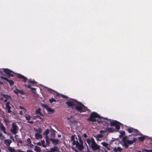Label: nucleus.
<instances>
[{
    "label": "nucleus",
    "mask_w": 152,
    "mask_h": 152,
    "mask_svg": "<svg viewBox=\"0 0 152 152\" xmlns=\"http://www.w3.org/2000/svg\"><path fill=\"white\" fill-rule=\"evenodd\" d=\"M101 118H104V119H106L107 121L105 123L107 124H108V121H109L110 126H115V129L118 130L120 129V125L121 124L116 121H112L111 120L108 119L107 118H103L100 116L95 112H93L91 113L89 117L87 119V120L88 121H91L92 122H96L97 121L98 122L102 123L103 121L100 119Z\"/></svg>",
    "instance_id": "1"
},
{
    "label": "nucleus",
    "mask_w": 152,
    "mask_h": 152,
    "mask_svg": "<svg viewBox=\"0 0 152 152\" xmlns=\"http://www.w3.org/2000/svg\"><path fill=\"white\" fill-rule=\"evenodd\" d=\"M77 104H75V107L72 108L75 109L78 112L80 113L84 112L88 110L87 108L81 102H77Z\"/></svg>",
    "instance_id": "2"
},
{
    "label": "nucleus",
    "mask_w": 152,
    "mask_h": 152,
    "mask_svg": "<svg viewBox=\"0 0 152 152\" xmlns=\"http://www.w3.org/2000/svg\"><path fill=\"white\" fill-rule=\"evenodd\" d=\"M17 77L18 78L23 80L25 83H26L28 80L27 83L30 84L29 85H31V86H36L37 85V83L33 79L32 80L31 79H28L27 78L20 74H17Z\"/></svg>",
    "instance_id": "3"
},
{
    "label": "nucleus",
    "mask_w": 152,
    "mask_h": 152,
    "mask_svg": "<svg viewBox=\"0 0 152 152\" xmlns=\"http://www.w3.org/2000/svg\"><path fill=\"white\" fill-rule=\"evenodd\" d=\"M136 140V138H133L132 140H127L126 139V137L125 136L122 139L123 143L122 145L125 148H128L129 145H131L133 142H135Z\"/></svg>",
    "instance_id": "4"
},
{
    "label": "nucleus",
    "mask_w": 152,
    "mask_h": 152,
    "mask_svg": "<svg viewBox=\"0 0 152 152\" xmlns=\"http://www.w3.org/2000/svg\"><path fill=\"white\" fill-rule=\"evenodd\" d=\"M79 140L80 142V143L78 142L77 140L76 141V143L75 144V146L76 148L80 151H81L84 148V146L83 145V142L81 138V137L78 135Z\"/></svg>",
    "instance_id": "5"
},
{
    "label": "nucleus",
    "mask_w": 152,
    "mask_h": 152,
    "mask_svg": "<svg viewBox=\"0 0 152 152\" xmlns=\"http://www.w3.org/2000/svg\"><path fill=\"white\" fill-rule=\"evenodd\" d=\"M12 127L10 129V132L14 134H15L18 132L19 127L15 123L13 122L12 125Z\"/></svg>",
    "instance_id": "6"
},
{
    "label": "nucleus",
    "mask_w": 152,
    "mask_h": 152,
    "mask_svg": "<svg viewBox=\"0 0 152 152\" xmlns=\"http://www.w3.org/2000/svg\"><path fill=\"white\" fill-rule=\"evenodd\" d=\"M126 130H127L128 133H129L132 132L134 133L133 134V135L134 136H137L138 135H140V132L137 129H135L133 128L128 127Z\"/></svg>",
    "instance_id": "7"
},
{
    "label": "nucleus",
    "mask_w": 152,
    "mask_h": 152,
    "mask_svg": "<svg viewBox=\"0 0 152 152\" xmlns=\"http://www.w3.org/2000/svg\"><path fill=\"white\" fill-rule=\"evenodd\" d=\"M90 147L93 151H99L100 149V146L97 144L95 141L94 142V141H93L92 144H91L90 145Z\"/></svg>",
    "instance_id": "8"
},
{
    "label": "nucleus",
    "mask_w": 152,
    "mask_h": 152,
    "mask_svg": "<svg viewBox=\"0 0 152 152\" xmlns=\"http://www.w3.org/2000/svg\"><path fill=\"white\" fill-rule=\"evenodd\" d=\"M3 69V71L7 75V77H8L10 78V77H13L14 75L11 73H14L12 71L7 68H4Z\"/></svg>",
    "instance_id": "9"
},
{
    "label": "nucleus",
    "mask_w": 152,
    "mask_h": 152,
    "mask_svg": "<svg viewBox=\"0 0 152 152\" xmlns=\"http://www.w3.org/2000/svg\"><path fill=\"white\" fill-rule=\"evenodd\" d=\"M42 106L47 110L49 114H53L55 112L54 110L51 109L46 104H42Z\"/></svg>",
    "instance_id": "10"
},
{
    "label": "nucleus",
    "mask_w": 152,
    "mask_h": 152,
    "mask_svg": "<svg viewBox=\"0 0 152 152\" xmlns=\"http://www.w3.org/2000/svg\"><path fill=\"white\" fill-rule=\"evenodd\" d=\"M0 78L8 82L11 86L13 85L14 84V82L12 80H9L7 78L3 76H1Z\"/></svg>",
    "instance_id": "11"
},
{
    "label": "nucleus",
    "mask_w": 152,
    "mask_h": 152,
    "mask_svg": "<svg viewBox=\"0 0 152 152\" xmlns=\"http://www.w3.org/2000/svg\"><path fill=\"white\" fill-rule=\"evenodd\" d=\"M59 151V148L57 146H55L53 148L50 149V150H48L46 152H58Z\"/></svg>",
    "instance_id": "12"
},
{
    "label": "nucleus",
    "mask_w": 152,
    "mask_h": 152,
    "mask_svg": "<svg viewBox=\"0 0 152 152\" xmlns=\"http://www.w3.org/2000/svg\"><path fill=\"white\" fill-rule=\"evenodd\" d=\"M85 141L87 142L89 146L91 144H92L93 141L94 142L95 141L93 138H91V139L87 138L85 139Z\"/></svg>",
    "instance_id": "13"
},
{
    "label": "nucleus",
    "mask_w": 152,
    "mask_h": 152,
    "mask_svg": "<svg viewBox=\"0 0 152 152\" xmlns=\"http://www.w3.org/2000/svg\"><path fill=\"white\" fill-rule=\"evenodd\" d=\"M0 131L3 132L4 134H7L6 128L2 123L0 124Z\"/></svg>",
    "instance_id": "14"
},
{
    "label": "nucleus",
    "mask_w": 152,
    "mask_h": 152,
    "mask_svg": "<svg viewBox=\"0 0 152 152\" xmlns=\"http://www.w3.org/2000/svg\"><path fill=\"white\" fill-rule=\"evenodd\" d=\"M50 140L52 142V143L54 145L58 144L59 141L57 139H55L52 138H50Z\"/></svg>",
    "instance_id": "15"
},
{
    "label": "nucleus",
    "mask_w": 152,
    "mask_h": 152,
    "mask_svg": "<svg viewBox=\"0 0 152 152\" xmlns=\"http://www.w3.org/2000/svg\"><path fill=\"white\" fill-rule=\"evenodd\" d=\"M4 144L6 145V146L9 147L12 142V141L10 140L9 139L5 140L4 141Z\"/></svg>",
    "instance_id": "16"
},
{
    "label": "nucleus",
    "mask_w": 152,
    "mask_h": 152,
    "mask_svg": "<svg viewBox=\"0 0 152 152\" xmlns=\"http://www.w3.org/2000/svg\"><path fill=\"white\" fill-rule=\"evenodd\" d=\"M75 135H73L71 137L70 141L73 142L72 143L73 145H75L76 144V141L75 140Z\"/></svg>",
    "instance_id": "17"
},
{
    "label": "nucleus",
    "mask_w": 152,
    "mask_h": 152,
    "mask_svg": "<svg viewBox=\"0 0 152 152\" xmlns=\"http://www.w3.org/2000/svg\"><path fill=\"white\" fill-rule=\"evenodd\" d=\"M66 104L69 107H72L74 106H75V104H74V103L72 102L67 101L66 102Z\"/></svg>",
    "instance_id": "18"
},
{
    "label": "nucleus",
    "mask_w": 152,
    "mask_h": 152,
    "mask_svg": "<svg viewBox=\"0 0 152 152\" xmlns=\"http://www.w3.org/2000/svg\"><path fill=\"white\" fill-rule=\"evenodd\" d=\"M35 137L37 139H41L42 138V136L41 134L37 133H36L35 134Z\"/></svg>",
    "instance_id": "19"
},
{
    "label": "nucleus",
    "mask_w": 152,
    "mask_h": 152,
    "mask_svg": "<svg viewBox=\"0 0 152 152\" xmlns=\"http://www.w3.org/2000/svg\"><path fill=\"white\" fill-rule=\"evenodd\" d=\"M45 140L46 142V144L48 146H50V139L49 138L48 136H45Z\"/></svg>",
    "instance_id": "20"
},
{
    "label": "nucleus",
    "mask_w": 152,
    "mask_h": 152,
    "mask_svg": "<svg viewBox=\"0 0 152 152\" xmlns=\"http://www.w3.org/2000/svg\"><path fill=\"white\" fill-rule=\"evenodd\" d=\"M26 120H28L27 122L30 123L31 124H33L34 123V122L32 121H29V120H30L31 119V116L30 115H29L28 116H26Z\"/></svg>",
    "instance_id": "21"
},
{
    "label": "nucleus",
    "mask_w": 152,
    "mask_h": 152,
    "mask_svg": "<svg viewBox=\"0 0 152 152\" xmlns=\"http://www.w3.org/2000/svg\"><path fill=\"white\" fill-rule=\"evenodd\" d=\"M106 131L109 132H113L115 131V129L111 127H108L106 129Z\"/></svg>",
    "instance_id": "22"
},
{
    "label": "nucleus",
    "mask_w": 152,
    "mask_h": 152,
    "mask_svg": "<svg viewBox=\"0 0 152 152\" xmlns=\"http://www.w3.org/2000/svg\"><path fill=\"white\" fill-rule=\"evenodd\" d=\"M15 137L16 140L19 143H22V140L18 138V136L17 135H15Z\"/></svg>",
    "instance_id": "23"
},
{
    "label": "nucleus",
    "mask_w": 152,
    "mask_h": 152,
    "mask_svg": "<svg viewBox=\"0 0 152 152\" xmlns=\"http://www.w3.org/2000/svg\"><path fill=\"white\" fill-rule=\"evenodd\" d=\"M24 86L26 87H27L28 88H30L31 90H36V88L31 87V85H26L24 84Z\"/></svg>",
    "instance_id": "24"
},
{
    "label": "nucleus",
    "mask_w": 152,
    "mask_h": 152,
    "mask_svg": "<svg viewBox=\"0 0 152 152\" xmlns=\"http://www.w3.org/2000/svg\"><path fill=\"white\" fill-rule=\"evenodd\" d=\"M41 109L39 108L35 111V113L37 114H39L43 116L42 113L41 112Z\"/></svg>",
    "instance_id": "25"
},
{
    "label": "nucleus",
    "mask_w": 152,
    "mask_h": 152,
    "mask_svg": "<svg viewBox=\"0 0 152 152\" xmlns=\"http://www.w3.org/2000/svg\"><path fill=\"white\" fill-rule=\"evenodd\" d=\"M1 94L6 99H11V96L8 95H6L2 94Z\"/></svg>",
    "instance_id": "26"
},
{
    "label": "nucleus",
    "mask_w": 152,
    "mask_h": 152,
    "mask_svg": "<svg viewBox=\"0 0 152 152\" xmlns=\"http://www.w3.org/2000/svg\"><path fill=\"white\" fill-rule=\"evenodd\" d=\"M34 130L35 132H38L39 134L41 133L42 132V129L40 128H39L38 129H36L35 128H34Z\"/></svg>",
    "instance_id": "27"
},
{
    "label": "nucleus",
    "mask_w": 152,
    "mask_h": 152,
    "mask_svg": "<svg viewBox=\"0 0 152 152\" xmlns=\"http://www.w3.org/2000/svg\"><path fill=\"white\" fill-rule=\"evenodd\" d=\"M34 150L37 152H40V148L39 147L36 146L34 147Z\"/></svg>",
    "instance_id": "28"
},
{
    "label": "nucleus",
    "mask_w": 152,
    "mask_h": 152,
    "mask_svg": "<svg viewBox=\"0 0 152 152\" xmlns=\"http://www.w3.org/2000/svg\"><path fill=\"white\" fill-rule=\"evenodd\" d=\"M6 109L7 110L8 113H10L12 112V111L11 110V108L10 106H9L6 107Z\"/></svg>",
    "instance_id": "29"
},
{
    "label": "nucleus",
    "mask_w": 152,
    "mask_h": 152,
    "mask_svg": "<svg viewBox=\"0 0 152 152\" xmlns=\"http://www.w3.org/2000/svg\"><path fill=\"white\" fill-rule=\"evenodd\" d=\"M143 152H141L140 151L138 150L137 152H152V150H148L147 149H144L143 150Z\"/></svg>",
    "instance_id": "30"
},
{
    "label": "nucleus",
    "mask_w": 152,
    "mask_h": 152,
    "mask_svg": "<svg viewBox=\"0 0 152 152\" xmlns=\"http://www.w3.org/2000/svg\"><path fill=\"white\" fill-rule=\"evenodd\" d=\"M145 137L144 136L140 137L138 138V139L140 141H143L145 139Z\"/></svg>",
    "instance_id": "31"
},
{
    "label": "nucleus",
    "mask_w": 152,
    "mask_h": 152,
    "mask_svg": "<svg viewBox=\"0 0 152 152\" xmlns=\"http://www.w3.org/2000/svg\"><path fill=\"white\" fill-rule=\"evenodd\" d=\"M101 144H102L103 146L105 147H107L108 145V143L104 142H101Z\"/></svg>",
    "instance_id": "32"
},
{
    "label": "nucleus",
    "mask_w": 152,
    "mask_h": 152,
    "mask_svg": "<svg viewBox=\"0 0 152 152\" xmlns=\"http://www.w3.org/2000/svg\"><path fill=\"white\" fill-rule=\"evenodd\" d=\"M49 132V131L48 129H46L45 132L43 133L44 135H45L46 136H48V134Z\"/></svg>",
    "instance_id": "33"
},
{
    "label": "nucleus",
    "mask_w": 152,
    "mask_h": 152,
    "mask_svg": "<svg viewBox=\"0 0 152 152\" xmlns=\"http://www.w3.org/2000/svg\"><path fill=\"white\" fill-rule=\"evenodd\" d=\"M49 101L50 103H51L53 102H56V101L55 99L53 98H52L51 99H49Z\"/></svg>",
    "instance_id": "34"
},
{
    "label": "nucleus",
    "mask_w": 152,
    "mask_h": 152,
    "mask_svg": "<svg viewBox=\"0 0 152 152\" xmlns=\"http://www.w3.org/2000/svg\"><path fill=\"white\" fill-rule=\"evenodd\" d=\"M41 143L43 147L44 148H45L46 147V145H45V141L44 140H41Z\"/></svg>",
    "instance_id": "35"
},
{
    "label": "nucleus",
    "mask_w": 152,
    "mask_h": 152,
    "mask_svg": "<svg viewBox=\"0 0 152 152\" xmlns=\"http://www.w3.org/2000/svg\"><path fill=\"white\" fill-rule=\"evenodd\" d=\"M103 137V135L102 134H99L97 135L96 138H102Z\"/></svg>",
    "instance_id": "36"
},
{
    "label": "nucleus",
    "mask_w": 152,
    "mask_h": 152,
    "mask_svg": "<svg viewBox=\"0 0 152 152\" xmlns=\"http://www.w3.org/2000/svg\"><path fill=\"white\" fill-rule=\"evenodd\" d=\"M4 137L2 135V133H0V139L3 140L4 139Z\"/></svg>",
    "instance_id": "37"
},
{
    "label": "nucleus",
    "mask_w": 152,
    "mask_h": 152,
    "mask_svg": "<svg viewBox=\"0 0 152 152\" xmlns=\"http://www.w3.org/2000/svg\"><path fill=\"white\" fill-rule=\"evenodd\" d=\"M4 121L7 124L10 122V121H9V119H8L7 118L5 119L4 120Z\"/></svg>",
    "instance_id": "38"
},
{
    "label": "nucleus",
    "mask_w": 152,
    "mask_h": 152,
    "mask_svg": "<svg viewBox=\"0 0 152 152\" xmlns=\"http://www.w3.org/2000/svg\"><path fill=\"white\" fill-rule=\"evenodd\" d=\"M55 132H51V136L53 137H54L55 135Z\"/></svg>",
    "instance_id": "39"
},
{
    "label": "nucleus",
    "mask_w": 152,
    "mask_h": 152,
    "mask_svg": "<svg viewBox=\"0 0 152 152\" xmlns=\"http://www.w3.org/2000/svg\"><path fill=\"white\" fill-rule=\"evenodd\" d=\"M100 133L101 134H103L107 132V131L105 130H101L100 131Z\"/></svg>",
    "instance_id": "40"
},
{
    "label": "nucleus",
    "mask_w": 152,
    "mask_h": 152,
    "mask_svg": "<svg viewBox=\"0 0 152 152\" xmlns=\"http://www.w3.org/2000/svg\"><path fill=\"white\" fill-rule=\"evenodd\" d=\"M19 93H20L22 95H24L25 94L23 90H20V91H19Z\"/></svg>",
    "instance_id": "41"
},
{
    "label": "nucleus",
    "mask_w": 152,
    "mask_h": 152,
    "mask_svg": "<svg viewBox=\"0 0 152 152\" xmlns=\"http://www.w3.org/2000/svg\"><path fill=\"white\" fill-rule=\"evenodd\" d=\"M117 151L119 152H121L122 150V148L120 147H118L117 148Z\"/></svg>",
    "instance_id": "42"
},
{
    "label": "nucleus",
    "mask_w": 152,
    "mask_h": 152,
    "mask_svg": "<svg viewBox=\"0 0 152 152\" xmlns=\"http://www.w3.org/2000/svg\"><path fill=\"white\" fill-rule=\"evenodd\" d=\"M20 90L18 89H16V91H14L15 93L18 94V93H19V91H20Z\"/></svg>",
    "instance_id": "43"
},
{
    "label": "nucleus",
    "mask_w": 152,
    "mask_h": 152,
    "mask_svg": "<svg viewBox=\"0 0 152 152\" xmlns=\"http://www.w3.org/2000/svg\"><path fill=\"white\" fill-rule=\"evenodd\" d=\"M27 141L29 144H31V140L30 138H28L27 139Z\"/></svg>",
    "instance_id": "44"
},
{
    "label": "nucleus",
    "mask_w": 152,
    "mask_h": 152,
    "mask_svg": "<svg viewBox=\"0 0 152 152\" xmlns=\"http://www.w3.org/2000/svg\"><path fill=\"white\" fill-rule=\"evenodd\" d=\"M120 133L121 136H123L125 135V132L124 131L121 132Z\"/></svg>",
    "instance_id": "45"
},
{
    "label": "nucleus",
    "mask_w": 152,
    "mask_h": 152,
    "mask_svg": "<svg viewBox=\"0 0 152 152\" xmlns=\"http://www.w3.org/2000/svg\"><path fill=\"white\" fill-rule=\"evenodd\" d=\"M10 104V102L9 101L7 102L5 104L6 107L9 106Z\"/></svg>",
    "instance_id": "46"
},
{
    "label": "nucleus",
    "mask_w": 152,
    "mask_h": 152,
    "mask_svg": "<svg viewBox=\"0 0 152 152\" xmlns=\"http://www.w3.org/2000/svg\"><path fill=\"white\" fill-rule=\"evenodd\" d=\"M113 151L114 152H117L118 151H117V148H114L113 149Z\"/></svg>",
    "instance_id": "47"
},
{
    "label": "nucleus",
    "mask_w": 152,
    "mask_h": 152,
    "mask_svg": "<svg viewBox=\"0 0 152 152\" xmlns=\"http://www.w3.org/2000/svg\"><path fill=\"white\" fill-rule=\"evenodd\" d=\"M83 137H84L85 138H86L88 136L86 134L84 133L83 134Z\"/></svg>",
    "instance_id": "48"
},
{
    "label": "nucleus",
    "mask_w": 152,
    "mask_h": 152,
    "mask_svg": "<svg viewBox=\"0 0 152 152\" xmlns=\"http://www.w3.org/2000/svg\"><path fill=\"white\" fill-rule=\"evenodd\" d=\"M62 97L63 98H68V96H65L64 95H62Z\"/></svg>",
    "instance_id": "49"
},
{
    "label": "nucleus",
    "mask_w": 152,
    "mask_h": 152,
    "mask_svg": "<svg viewBox=\"0 0 152 152\" xmlns=\"http://www.w3.org/2000/svg\"><path fill=\"white\" fill-rule=\"evenodd\" d=\"M51 131L50 132H55V131L51 127H50Z\"/></svg>",
    "instance_id": "50"
},
{
    "label": "nucleus",
    "mask_w": 152,
    "mask_h": 152,
    "mask_svg": "<svg viewBox=\"0 0 152 152\" xmlns=\"http://www.w3.org/2000/svg\"><path fill=\"white\" fill-rule=\"evenodd\" d=\"M37 144L39 146H41L42 144L40 142H38L37 143Z\"/></svg>",
    "instance_id": "51"
},
{
    "label": "nucleus",
    "mask_w": 152,
    "mask_h": 152,
    "mask_svg": "<svg viewBox=\"0 0 152 152\" xmlns=\"http://www.w3.org/2000/svg\"><path fill=\"white\" fill-rule=\"evenodd\" d=\"M19 114L20 115H22L23 114V113L22 111H20Z\"/></svg>",
    "instance_id": "52"
},
{
    "label": "nucleus",
    "mask_w": 152,
    "mask_h": 152,
    "mask_svg": "<svg viewBox=\"0 0 152 152\" xmlns=\"http://www.w3.org/2000/svg\"><path fill=\"white\" fill-rule=\"evenodd\" d=\"M10 138L13 140H14L13 138V137L12 136H10Z\"/></svg>",
    "instance_id": "53"
},
{
    "label": "nucleus",
    "mask_w": 152,
    "mask_h": 152,
    "mask_svg": "<svg viewBox=\"0 0 152 152\" xmlns=\"http://www.w3.org/2000/svg\"><path fill=\"white\" fill-rule=\"evenodd\" d=\"M37 117H38V118H39V119H41V120H42V119L43 118H42V117L40 116H37Z\"/></svg>",
    "instance_id": "54"
},
{
    "label": "nucleus",
    "mask_w": 152,
    "mask_h": 152,
    "mask_svg": "<svg viewBox=\"0 0 152 152\" xmlns=\"http://www.w3.org/2000/svg\"><path fill=\"white\" fill-rule=\"evenodd\" d=\"M19 108H20V109H23L24 110V107L22 106H20Z\"/></svg>",
    "instance_id": "55"
},
{
    "label": "nucleus",
    "mask_w": 152,
    "mask_h": 152,
    "mask_svg": "<svg viewBox=\"0 0 152 152\" xmlns=\"http://www.w3.org/2000/svg\"><path fill=\"white\" fill-rule=\"evenodd\" d=\"M0 73L2 75H4V74H3V71L0 70Z\"/></svg>",
    "instance_id": "56"
},
{
    "label": "nucleus",
    "mask_w": 152,
    "mask_h": 152,
    "mask_svg": "<svg viewBox=\"0 0 152 152\" xmlns=\"http://www.w3.org/2000/svg\"><path fill=\"white\" fill-rule=\"evenodd\" d=\"M26 152H34L32 151H31L29 150H28Z\"/></svg>",
    "instance_id": "57"
},
{
    "label": "nucleus",
    "mask_w": 152,
    "mask_h": 152,
    "mask_svg": "<svg viewBox=\"0 0 152 152\" xmlns=\"http://www.w3.org/2000/svg\"><path fill=\"white\" fill-rule=\"evenodd\" d=\"M7 99H5L4 100V102H7Z\"/></svg>",
    "instance_id": "58"
},
{
    "label": "nucleus",
    "mask_w": 152,
    "mask_h": 152,
    "mask_svg": "<svg viewBox=\"0 0 152 152\" xmlns=\"http://www.w3.org/2000/svg\"><path fill=\"white\" fill-rule=\"evenodd\" d=\"M4 84V83L3 82H1V81H0V85H3Z\"/></svg>",
    "instance_id": "59"
},
{
    "label": "nucleus",
    "mask_w": 152,
    "mask_h": 152,
    "mask_svg": "<svg viewBox=\"0 0 152 152\" xmlns=\"http://www.w3.org/2000/svg\"><path fill=\"white\" fill-rule=\"evenodd\" d=\"M61 137V135L60 134H58V137L59 138Z\"/></svg>",
    "instance_id": "60"
},
{
    "label": "nucleus",
    "mask_w": 152,
    "mask_h": 152,
    "mask_svg": "<svg viewBox=\"0 0 152 152\" xmlns=\"http://www.w3.org/2000/svg\"><path fill=\"white\" fill-rule=\"evenodd\" d=\"M49 91L50 92L51 91H54L51 89H49Z\"/></svg>",
    "instance_id": "61"
},
{
    "label": "nucleus",
    "mask_w": 152,
    "mask_h": 152,
    "mask_svg": "<svg viewBox=\"0 0 152 152\" xmlns=\"http://www.w3.org/2000/svg\"><path fill=\"white\" fill-rule=\"evenodd\" d=\"M59 94L58 93H57L56 95V96H59Z\"/></svg>",
    "instance_id": "62"
},
{
    "label": "nucleus",
    "mask_w": 152,
    "mask_h": 152,
    "mask_svg": "<svg viewBox=\"0 0 152 152\" xmlns=\"http://www.w3.org/2000/svg\"><path fill=\"white\" fill-rule=\"evenodd\" d=\"M75 152H78V151H77V150L76 149H75Z\"/></svg>",
    "instance_id": "63"
},
{
    "label": "nucleus",
    "mask_w": 152,
    "mask_h": 152,
    "mask_svg": "<svg viewBox=\"0 0 152 152\" xmlns=\"http://www.w3.org/2000/svg\"><path fill=\"white\" fill-rule=\"evenodd\" d=\"M75 152H78V151H77V150L76 149H75Z\"/></svg>",
    "instance_id": "64"
}]
</instances>
